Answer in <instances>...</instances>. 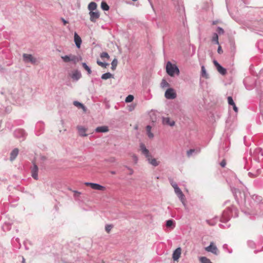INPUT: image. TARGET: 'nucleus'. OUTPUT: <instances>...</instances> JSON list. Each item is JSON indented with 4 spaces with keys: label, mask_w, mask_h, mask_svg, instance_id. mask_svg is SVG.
I'll return each instance as SVG.
<instances>
[{
    "label": "nucleus",
    "mask_w": 263,
    "mask_h": 263,
    "mask_svg": "<svg viewBox=\"0 0 263 263\" xmlns=\"http://www.w3.org/2000/svg\"><path fill=\"white\" fill-rule=\"evenodd\" d=\"M201 76L205 78V79H208V74L206 71V70H205V67L204 65H202L201 66Z\"/></svg>",
    "instance_id": "obj_30"
},
{
    "label": "nucleus",
    "mask_w": 263,
    "mask_h": 263,
    "mask_svg": "<svg viewBox=\"0 0 263 263\" xmlns=\"http://www.w3.org/2000/svg\"><path fill=\"white\" fill-rule=\"evenodd\" d=\"M74 41L76 47L78 48H80L82 44V40L80 36L76 32L74 34Z\"/></svg>",
    "instance_id": "obj_20"
},
{
    "label": "nucleus",
    "mask_w": 263,
    "mask_h": 263,
    "mask_svg": "<svg viewBox=\"0 0 263 263\" xmlns=\"http://www.w3.org/2000/svg\"><path fill=\"white\" fill-rule=\"evenodd\" d=\"M220 165L221 166V167H225L226 165V162L225 161V160H223L220 163Z\"/></svg>",
    "instance_id": "obj_51"
},
{
    "label": "nucleus",
    "mask_w": 263,
    "mask_h": 263,
    "mask_svg": "<svg viewBox=\"0 0 263 263\" xmlns=\"http://www.w3.org/2000/svg\"><path fill=\"white\" fill-rule=\"evenodd\" d=\"M254 153L257 154H260L261 156H263V148H257L255 149Z\"/></svg>",
    "instance_id": "obj_43"
},
{
    "label": "nucleus",
    "mask_w": 263,
    "mask_h": 263,
    "mask_svg": "<svg viewBox=\"0 0 263 263\" xmlns=\"http://www.w3.org/2000/svg\"><path fill=\"white\" fill-rule=\"evenodd\" d=\"M133 2H136L137 1V0H132Z\"/></svg>",
    "instance_id": "obj_64"
},
{
    "label": "nucleus",
    "mask_w": 263,
    "mask_h": 263,
    "mask_svg": "<svg viewBox=\"0 0 263 263\" xmlns=\"http://www.w3.org/2000/svg\"><path fill=\"white\" fill-rule=\"evenodd\" d=\"M169 180H170V182L171 183V184L173 187L174 189H175L176 186H178L176 182H174L173 179H170Z\"/></svg>",
    "instance_id": "obj_48"
},
{
    "label": "nucleus",
    "mask_w": 263,
    "mask_h": 263,
    "mask_svg": "<svg viewBox=\"0 0 263 263\" xmlns=\"http://www.w3.org/2000/svg\"><path fill=\"white\" fill-rule=\"evenodd\" d=\"M18 149L17 148H14L10 153V159L11 161L14 160L17 157L18 154Z\"/></svg>",
    "instance_id": "obj_24"
},
{
    "label": "nucleus",
    "mask_w": 263,
    "mask_h": 263,
    "mask_svg": "<svg viewBox=\"0 0 263 263\" xmlns=\"http://www.w3.org/2000/svg\"><path fill=\"white\" fill-rule=\"evenodd\" d=\"M39 126H43V124H42V123H41V122L37 123V124H36V128H37Z\"/></svg>",
    "instance_id": "obj_57"
},
{
    "label": "nucleus",
    "mask_w": 263,
    "mask_h": 263,
    "mask_svg": "<svg viewBox=\"0 0 263 263\" xmlns=\"http://www.w3.org/2000/svg\"><path fill=\"white\" fill-rule=\"evenodd\" d=\"M85 184L87 186H90L91 189L96 190L104 191L105 189L104 186L96 183L86 182Z\"/></svg>",
    "instance_id": "obj_11"
},
{
    "label": "nucleus",
    "mask_w": 263,
    "mask_h": 263,
    "mask_svg": "<svg viewBox=\"0 0 263 263\" xmlns=\"http://www.w3.org/2000/svg\"><path fill=\"white\" fill-rule=\"evenodd\" d=\"M111 173L112 174H116V172H115V171H111Z\"/></svg>",
    "instance_id": "obj_63"
},
{
    "label": "nucleus",
    "mask_w": 263,
    "mask_h": 263,
    "mask_svg": "<svg viewBox=\"0 0 263 263\" xmlns=\"http://www.w3.org/2000/svg\"><path fill=\"white\" fill-rule=\"evenodd\" d=\"M166 70L168 74L171 77L174 76L175 73L177 75L179 74V70L178 67L175 65H173L171 62H167L166 66Z\"/></svg>",
    "instance_id": "obj_4"
},
{
    "label": "nucleus",
    "mask_w": 263,
    "mask_h": 263,
    "mask_svg": "<svg viewBox=\"0 0 263 263\" xmlns=\"http://www.w3.org/2000/svg\"><path fill=\"white\" fill-rule=\"evenodd\" d=\"M199 152V150H196L195 149H190V150L187 151V156L189 157H190L193 153H196V154H197Z\"/></svg>",
    "instance_id": "obj_34"
},
{
    "label": "nucleus",
    "mask_w": 263,
    "mask_h": 263,
    "mask_svg": "<svg viewBox=\"0 0 263 263\" xmlns=\"http://www.w3.org/2000/svg\"><path fill=\"white\" fill-rule=\"evenodd\" d=\"M166 226L167 228H174L175 227V222L172 219H170L166 221Z\"/></svg>",
    "instance_id": "obj_31"
},
{
    "label": "nucleus",
    "mask_w": 263,
    "mask_h": 263,
    "mask_svg": "<svg viewBox=\"0 0 263 263\" xmlns=\"http://www.w3.org/2000/svg\"><path fill=\"white\" fill-rule=\"evenodd\" d=\"M63 61L65 63L72 62L76 64L81 60V58L72 54L61 57Z\"/></svg>",
    "instance_id": "obj_6"
},
{
    "label": "nucleus",
    "mask_w": 263,
    "mask_h": 263,
    "mask_svg": "<svg viewBox=\"0 0 263 263\" xmlns=\"http://www.w3.org/2000/svg\"><path fill=\"white\" fill-rule=\"evenodd\" d=\"M38 171L39 168L35 164H33V166L31 168V176L32 178L37 180L39 179L38 177Z\"/></svg>",
    "instance_id": "obj_13"
},
{
    "label": "nucleus",
    "mask_w": 263,
    "mask_h": 263,
    "mask_svg": "<svg viewBox=\"0 0 263 263\" xmlns=\"http://www.w3.org/2000/svg\"><path fill=\"white\" fill-rule=\"evenodd\" d=\"M229 141L227 140L225 142V146L223 144L219 149V156H223L224 153L229 150Z\"/></svg>",
    "instance_id": "obj_17"
},
{
    "label": "nucleus",
    "mask_w": 263,
    "mask_h": 263,
    "mask_svg": "<svg viewBox=\"0 0 263 263\" xmlns=\"http://www.w3.org/2000/svg\"><path fill=\"white\" fill-rule=\"evenodd\" d=\"M217 32L219 34H222L224 33V30L220 27H217Z\"/></svg>",
    "instance_id": "obj_49"
},
{
    "label": "nucleus",
    "mask_w": 263,
    "mask_h": 263,
    "mask_svg": "<svg viewBox=\"0 0 263 263\" xmlns=\"http://www.w3.org/2000/svg\"><path fill=\"white\" fill-rule=\"evenodd\" d=\"M89 14L90 21L94 23L96 22L97 20L100 17V13L98 10L89 12Z\"/></svg>",
    "instance_id": "obj_14"
},
{
    "label": "nucleus",
    "mask_w": 263,
    "mask_h": 263,
    "mask_svg": "<svg viewBox=\"0 0 263 263\" xmlns=\"http://www.w3.org/2000/svg\"><path fill=\"white\" fill-rule=\"evenodd\" d=\"M134 100V96L132 95H128L125 99V102L127 103L131 102Z\"/></svg>",
    "instance_id": "obj_44"
},
{
    "label": "nucleus",
    "mask_w": 263,
    "mask_h": 263,
    "mask_svg": "<svg viewBox=\"0 0 263 263\" xmlns=\"http://www.w3.org/2000/svg\"><path fill=\"white\" fill-rule=\"evenodd\" d=\"M250 79H251V78H250V77L246 78L244 79L243 82V84H245V85L246 86V88L248 89H251L252 88V87H251V86L248 87L247 85V83L250 82Z\"/></svg>",
    "instance_id": "obj_38"
},
{
    "label": "nucleus",
    "mask_w": 263,
    "mask_h": 263,
    "mask_svg": "<svg viewBox=\"0 0 263 263\" xmlns=\"http://www.w3.org/2000/svg\"><path fill=\"white\" fill-rule=\"evenodd\" d=\"M227 245L225 244L223 246V248L224 249V248H226V247H227Z\"/></svg>",
    "instance_id": "obj_62"
},
{
    "label": "nucleus",
    "mask_w": 263,
    "mask_h": 263,
    "mask_svg": "<svg viewBox=\"0 0 263 263\" xmlns=\"http://www.w3.org/2000/svg\"><path fill=\"white\" fill-rule=\"evenodd\" d=\"M23 58L24 61L26 63L30 62L32 64H35L36 62V59L30 54L24 53Z\"/></svg>",
    "instance_id": "obj_10"
},
{
    "label": "nucleus",
    "mask_w": 263,
    "mask_h": 263,
    "mask_svg": "<svg viewBox=\"0 0 263 263\" xmlns=\"http://www.w3.org/2000/svg\"><path fill=\"white\" fill-rule=\"evenodd\" d=\"M163 125H169L173 126L175 125L174 121L171 120L168 117H163L162 120Z\"/></svg>",
    "instance_id": "obj_21"
},
{
    "label": "nucleus",
    "mask_w": 263,
    "mask_h": 263,
    "mask_svg": "<svg viewBox=\"0 0 263 263\" xmlns=\"http://www.w3.org/2000/svg\"><path fill=\"white\" fill-rule=\"evenodd\" d=\"M218 220V217L217 216H215L212 219L206 220V222L210 226H214L217 223Z\"/></svg>",
    "instance_id": "obj_22"
},
{
    "label": "nucleus",
    "mask_w": 263,
    "mask_h": 263,
    "mask_svg": "<svg viewBox=\"0 0 263 263\" xmlns=\"http://www.w3.org/2000/svg\"><path fill=\"white\" fill-rule=\"evenodd\" d=\"M5 71V69L0 64V72H4Z\"/></svg>",
    "instance_id": "obj_52"
},
{
    "label": "nucleus",
    "mask_w": 263,
    "mask_h": 263,
    "mask_svg": "<svg viewBox=\"0 0 263 263\" xmlns=\"http://www.w3.org/2000/svg\"><path fill=\"white\" fill-rule=\"evenodd\" d=\"M169 85H170L169 83L165 80L163 79L162 80V82L161 83V87L162 88L168 87Z\"/></svg>",
    "instance_id": "obj_40"
},
{
    "label": "nucleus",
    "mask_w": 263,
    "mask_h": 263,
    "mask_svg": "<svg viewBox=\"0 0 263 263\" xmlns=\"http://www.w3.org/2000/svg\"><path fill=\"white\" fill-rule=\"evenodd\" d=\"M213 63L214 65L216 67L217 70L221 74L224 76L226 74V69L221 66L217 61L214 60Z\"/></svg>",
    "instance_id": "obj_15"
},
{
    "label": "nucleus",
    "mask_w": 263,
    "mask_h": 263,
    "mask_svg": "<svg viewBox=\"0 0 263 263\" xmlns=\"http://www.w3.org/2000/svg\"><path fill=\"white\" fill-rule=\"evenodd\" d=\"M97 5L95 2H90L88 6V9L89 12L94 11L97 10Z\"/></svg>",
    "instance_id": "obj_26"
},
{
    "label": "nucleus",
    "mask_w": 263,
    "mask_h": 263,
    "mask_svg": "<svg viewBox=\"0 0 263 263\" xmlns=\"http://www.w3.org/2000/svg\"><path fill=\"white\" fill-rule=\"evenodd\" d=\"M140 147L142 154L144 155L146 158L151 156V155L149 153V151L146 148V147H145V145L143 143H140Z\"/></svg>",
    "instance_id": "obj_18"
},
{
    "label": "nucleus",
    "mask_w": 263,
    "mask_h": 263,
    "mask_svg": "<svg viewBox=\"0 0 263 263\" xmlns=\"http://www.w3.org/2000/svg\"><path fill=\"white\" fill-rule=\"evenodd\" d=\"M232 106H233V109L234 110V111L235 112H237L238 111V108L236 107L235 104L234 105H232Z\"/></svg>",
    "instance_id": "obj_55"
},
{
    "label": "nucleus",
    "mask_w": 263,
    "mask_h": 263,
    "mask_svg": "<svg viewBox=\"0 0 263 263\" xmlns=\"http://www.w3.org/2000/svg\"><path fill=\"white\" fill-rule=\"evenodd\" d=\"M212 41L215 44H217V45L219 44L218 36L217 33H214L213 34Z\"/></svg>",
    "instance_id": "obj_33"
},
{
    "label": "nucleus",
    "mask_w": 263,
    "mask_h": 263,
    "mask_svg": "<svg viewBox=\"0 0 263 263\" xmlns=\"http://www.w3.org/2000/svg\"><path fill=\"white\" fill-rule=\"evenodd\" d=\"M97 63L100 66L102 67H104V68H106L107 67V66L108 65V64L107 63H104V62H101L99 60H97Z\"/></svg>",
    "instance_id": "obj_42"
},
{
    "label": "nucleus",
    "mask_w": 263,
    "mask_h": 263,
    "mask_svg": "<svg viewBox=\"0 0 263 263\" xmlns=\"http://www.w3.org/2000/svg\"><path fill=\"white\" fill-rule=\"evenodd\" d=\"M118 60L116 59H114L111 62V69L114 70L117 66Z\"/></svg>",
    "instance_id": "obj_39"
},
{
    "label": "nucleus",
    "mask_w": 263,
    "mask_h": 263,
    "mask_svg": "<svg viewBox=\"0 0 263 263\" xmlns=\"http://www.w3.org/2000/svg\"><path fill=\"white\" fill-rule=\"evenodd\" d=\"M228 101L229 104L230 105L232 106L235 104V103L233 100V98L231 96H229L228 97Z\"/></svg>",
    "instance_id": "obj_46"
},
{
    "label": "nucleus",
    "mask_w": 263,
    "mask_h": 263,
    "mask_svg": "<svg viewBox=\"0 0 263 263\" xmlns=\"http://www.w3.org/2000/svg\"><path fill=\"white\" fill-rule=\"evenodd\" d=\"M22 263H25V259L23 257H22Z\"/></svg>",
    "instance_id": "obj_61"
},
{
    "label": "nucleus",
    "mask_w": 263,
    "mask_h": 263,
    "mask_svg": "<svg viewBox=\"0 0 263 263\" xmlns=\"http://www.w3.org/2000/svg\"><path fill=\"white\" fill-rule=\"evenodd\" d=\"M126 167L128 170H129V171H130L129 175H132V174H133V173H134L133 170L131 168H130L129 167L126 166Z\"/></svg>",
    "instance_id": "obj_53"
},
{
    "label": "nucleus",
    "mask_w": 263,
    "mask_h": 263,
    "mask_svg": "<svg viewBox=\"0 0 263 263\" xmlns=\"http://www.w3.org/2000/svg\"><path fill=\"white\" fill-rule=\"evenodd\" d=\"M248 175H249V176L250 177H253V176H254V175H253V174H252V173H250V172H249V173H248Z\"/></svg>",
    "instance_id": "obj_60"
},
{
    "label": "nucleus",
    "mask_w": 263,
    "mask_h": 263,
    "mask_svg": "<svg viewBox=\"0 0 263 263\" xmlns=\"http://www.w3.org/2000/svg\"><path fill=\"white\" fill-rule=\"evenodd\" d=\"M246 214L251 215H260L263 214V202L257 206H254V208L249 211H244Z\"/></svg>",
    "instance_id": "obj_5"
},
{
    "label": "nucleus",
    "mask_w": 263,
    "mask_h": 263,
    "mask_svg": "<svg viewBox=\"0 0 263 263\" xmlns=\"http://www.w3.org/2000/svg\"><path fill=\"white\" fill-rule=\"evenodd\" d=\"M97 133H106L108 131V127L107 126H101L97 127L95 129Z\"/></svg>",
    "instance_id": "obj_23"
},
{
    "label": "nucleus",
    "mask_w": 263,
    "mask_h": 263,
    "mask_svg": "<svg viewBox=\"0 0 263 263\" xmlns=\"http://www.w3.org/2000/svg\"><path fill=\"white\" fill-rule=\"evenodd\" d=\"M114 75L110 72H106L103 74L101 76V79L103 80H107L110 78H114Z\"/></svg>",
    "instance_id": "obj_29"
},
{
    "label": "nucleus",
    "mask_w": 263,
    "mask_h": 263,
    "mask_svg": "<svg viewBox=\"0 0 263 263\" xmlns=\"http://www.w3.org/2000/svg\"><path fill=\"white\" fill-rule=\"evenodd\" d=\"M148 163L154 166H157L159 165V162L157 161L155 158H152V155L146 158Z\"/></svg>",
    "instance_id": "obj_25"
},
{
    "label": "nucleus",
    "mask_w": 263,
    "mask_h": 263,
    "mask_svg": "<svg viewBox=\"0 0 263 263\" xmlns=\"http://www.w3.org/2000/svg\"><path fill=\"white\" fill-rule=\"evenodd\" d=\"M2 229L4 231H9L11 229V224L8 222H5L2 226Z\"/></svg>",
    "instance_id": "obj_32"
},
{
    "label": "nucleus",
    "mask_w": 263,
    "mask_h": 263,
    "mask_svg": "<svg viewBox=\"0 0 263 263\" xmlns=\"http://www.w3.org/2000/svg\"><path fill=\"white\" fill-rule=\"evenodd\" d=\"M248 243V245L251 248H253L255 246V243L253 241H249Z\"/></svg>",
    "instance_id": "obj_50"
},
{
    "label": "nucleus",
    "mask_w": 263,
    "mask_h": 263,
    "mask_svg": "<svg viewBox=\"0 0 263 263\" xmlns=\"http://www.w3.org/2000/svg\"><path fill=\"white\" fill-rule=\"evenodd\" d=\"M133 158L135 162L136 163L138 160L137 156L136 155H133Z\"/></svg>",
    "instance_id": "obj_54"
},
{
    "label": "nucleus",
    "mask_w": 263,
    "mask_h": 263,
    "mask_svg": "<svg viewBox=\"0 0 263 263\" xmlns=\"http://www.w3.org/2000/svg\"><path fill=\"white\" fill-rule=\"evenodd\" d=\"M62 21L64 25H65L66 24H67L68 23V22L67 21L65 20L64 18H62Z\"/></svg>",
    "instance_id": "obj_59"
},
{
    "label": "nucleus",
    "mask_w": 263,
    "mask_h": 263,
    "mask_svg": "<svg viewBox=\"0 0 263 263\" xmlns=\"http://www.w3.org/2000/svg\"><path fill=\"white\" fill-rule=\"evenodd\" d=\"M205 250L216 255L219 254L218 250L213 242H211L210 245L205 248Z\"/></svg>",
    "instance_id": "obj_8"
},
{
    "label": "nucleus",
    "mask_w": 263,
    "mask_h": 263,
    "mask_svg": "<svg viewBox=\"0 0 263 263\" xmlns=\"http://www.w3.org/2000/svg\"><path fill=\"white\" fill-rule=\"evenodd\" d=\"M101 8L103 10H105V11H107L109 10V6L108 5V4L105 2H102L101 3Z\"/></svg>",
    "instance_id": "obj_35"
},
{
    "label": "nucleus",
    "mask_w": 263,
    "mask_h": 263,
    "mask_svg": "<svg viewBox=\"0 0 263 263\" xmlns=\"http://www.w3.org/2000/svg\"><path fill=\"white\" fill-rule=\"evenodd\" d=\"M70 77L73 81H78L81 78L82 74L79 70H75L72 71Z\"/></svg>",
    "instance_id": "obj_16"
},
{
    "label": "nucleus",
    "mask_w": 263,
    "mask_h": 263,
    "mask_svg": "<svg viewBox=\"0 0 263 263\" xmlns=\"http://www.w3.org/2000/svg\"><path fill=\"white\" fill-rule=\"evenodd\" d=\"M165 97L167 99H174L176 98L177 95L173 88L167 89L164 94Z\"/></svg>",
    "instance_id": "obj_9"
},
{
    "label": "nucleus",
    "mask_w": 263,
    "mask_h": 263,
    "mask_svg": "<svg viewBox=\"0 0 263 263\" xmlns=\"http://www.w3.org/2000/svg\"><path fill=\"white\" fill-rule=\"evenodd\" d=\"M219 227L221 228H229L230 227V226L227 225L226 226H223L222 224H220Z\"/></svg>",
    "instance_id": "obj_56"
},
{
    "label": "nucleus",
    "mask_w": 263,
    "mask_h": 263,
    "mask_svg": "<svg viewBox=\"0 0 263 263\" xmlns=\"http://www.w3.org/2000/svg\"><path fill=\"white\" fill-rule=\"evenodd\" d=\"M78 129L79 131V133L81 136L86 137L87 136V135L85 133L86 130L84 127L82 126H79L78 127Z\"/></svg>",
    "instance_id": "obj_27"
},
{
    "label": "nucleus",
    "mask_w": 263,
    "mask_h": 263,
    "mask_svg": "<svg viewBox=\"0 0 263 263\" xmlns=\"http://www.w3.org/2000/svg\"><path fill=\"white\" fill-rule=\"evenodd\" d=\"M112 228V226L111 224H107L105 226V230L107 233H109Z\"/></svg>",
    "instance_id": "obj_47"
},
{
    "label": "nucleus",
    "mask_w": 263,
    "mask_h": 263,
    "mask_svg": "<svg viewBox=\"0 0 263 263\" xmlns=\"http://www.w3.org/2000/svg\"><path fill=\"white\" fill-rule=\"evenodd\" d=\"M152 126L147 125L146 127V133L148 138L152 139L154 137V134L151 132Z\"/></svg>",
    "instance_id": "obj_28"
},
{
    "label": "nucleus",
    "mask_w": 263,
    "mask_h": 263,
    "mask_svg": "<svg viewBox=\"0 0 263 263\" xmlns=\"http://www.w3.org/2000/svg\"><path fill=\"white\" fill-rule=\"evenodd\" d=\"M100 57L101 58H106L107 59H109V54L106 52H103L100 54Z\"/></svg>",
    "instance_id": "obj_45"
},
{
    "label": "nucleus",
    "mask_w": 263,
    "mask_h": 263,
    "mask_svg": "<svg viewBox=\"0 0 263 263\" xmlns=\"http://www.w3.org/2000/svg\"><path fill=\"white\" fill-rule=\"evenodd\" d=\"M174 191L175 194L177 195L179 199L180 200L181 202L183 204V205L185 206L186 205L185 204V196L182 193L181 189L178 186H175L174 189Z\"/></svg>",
    "instance_id": "obj_7"
},
{
    "label": "nucleus",
    "mask_w": 263,
    "mask_h": 263,
    "mask_svg": "<svg viewBox=\"0 0 263 263\" xmlns=\"http://www.w3.org/2000/svg\"><path fill=\"white\" fill-rule=\"evenodd\" d=\"M83 67L87 71L88 74L91 73V68L86 64V63H82Z\"/></svg>",
    "instance_id": "obj_36"
},
{
    "label": "nucleus",
    "mask_w": 263,
    "mask_h": 263,
    "mask_svg": "<svg viewBox=\"0 0 263 263\" xmlns=\"http://www.w3.org/2000/svg\"><path fill=\"white\" fill-rule=\"evenodd\" d=\"M72 192L74 193L73 196L75 199L77 200H79V197L80 195L81 194V193L77 191H72Z\"/></svg>",
    "instance_id": "obj_41"
},
{
    "label": "nucleus",
    "mask_w": 263,
    "mask_h": 263,
    "mask_svg": "<svg viewBox=\"0 0 263 263\" xmlns=\"http://www.w3.org/2000/svg\"><path fill=\"white\" fill-rule=\"evenodd\" d=\"M217 51L219 53H221L222 52L221 46L218 47Z\"/></svg>",
    "instance_id": "obj_58"
},
{
    "label": "nucleus",
    "mask_w": 263,
    "mask_h": 263,
    "mask_svg": "<svg viewBox=\"0 0 263 263\" xmlns=\"http://www.w3.org/2000/svg\"><path fill=\"white\" fill-rule=\"evenodd\" d=\"M251 200H248V205L249 209H247L245 211H249L254 208V206H257L258 204L262 202V198L260 196L257 195H253L251 198Z\"/></svg>",
    "instance_id": "obj_3"
},
{
    "label": "nucleus",
    "mask_w": 263,
    "mask_h": 263,
    "mask_svg": "<svg viewBox=\"0 0 263 263\" xmlns=\"http://www.w3.org/2000/svg\"><path fill=\"white\" fill-rule=\"evenodd\" d=\"M73 104L76 106H77L78 107H80V108H81L82 109H83L84 110L85 109V106L81 103L78 102V101H75L73 102Z\"/></svg>",
    "instance_id": "obj_37"
},
{
    "label": "nucleus",
    "mask_w": 263,
    "mask_h": 263,
    "mask_svg": "<svg viewBox=\"0 0 263 263\" xmlns=\"http://www.w3.org/2000/svg\"><path fill=\"white\" fill-rule=\"evenodd\" d=\"M13 135L17 138H22V140L25 139L26 136L25 130L21 128L15 130Z\"/></svg>",
    "instance_id": "obj_12"
},
{
    "label": "nucleus",
    "mask_w": 263,
    "mask_h": 263,
    "mask_svg": "<svg viewBox=\"0 0 263 263\" xmlns=\"http://www.w3.org/2000/svg\"><path fill=\"white\" fill-rule=\"evenodd\" d=\"M232 192L237 203L240 206H245L247 209H249V207L248 206L249 200L248 192L247 190L240 191L236 188L232 189Z\"/></svg>",
    "instance_id": "obj_1"
},
{
    "label": "nucleus",
    "mask_w": 263,
    "mask_h": 263,
    "mask_svg": "<svg viewBox=\"0 0 263 263\" xmlns=\"http://www.w3.org/2000/svg\"><path fill=\"white\" fill-rule=\"evenodd\" d=\"M238 215V210L232 205L230 207H228L223 212L220 221L221 222L226 223L228 222L231 217H237Z\"/></svg>",
    "instance_id": "obj_2"
},
{
    "label": "nucleus",
    "mask_w": 263,
    "mask_h": 263,
    "mask_svg": "<svg viewBox=\"0 0 263 263\" xmlns=\"http://www.w3.org/2000/svg\"><path fill=\"white\" fill-rule=\"evenodd\" d=\"M181 254V248L179 247L177 248L173 253V259L177 261L179 258L180 257Z\"/></svg>",
    "instance_id": "obj_19"
}]
</instances>
